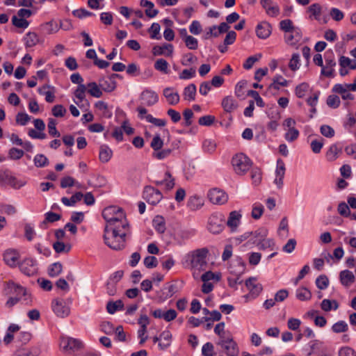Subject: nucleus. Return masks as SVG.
Segmentation results:
<instances>
[{
  "label": "nucleus",
  "instance_id": "nucleus-1",
  "mask_svg": "<svg viewBox=\"0 0 356 356\" xmlns=\"http://www.w3.org/2000/svg\"><path fill=\"white\" fill-rule=\"evenodd\" d=\"M209 250L207 248L196 249L187 253L184 257L186 266L194 269H202L207 266Z\"/></svg>",
  "mask_w": 356,
  "mask_h": 356
},
{
  "label": "nucleus",
  "instance_id": "nucleus-2",
  "mask_svg": "<svg viewBox=\"0 0 356 356\" xmlns=\"http://www.w3.org/2000/svg\"><path fill=\"white\" fill-rule=\"evenodd\" d=\"M128 233L118 231L113 228V231L105 232L104 238L105 243L111 249L120 250L125 247L126 236Z\"/></svg>",
  "mask_w": 356,
  "mask_h": 356
},
{
  "label": "nucleus",
  "instance_id": "nucleus-3",
  "mask_svg": "<svg viewBox=\"0 0 356 356\" xmlns=\"http://www.w3.org/2000/svg\"><path fill=\"white\" fill-rule=\"evenodd\" d=\"M231 163L234 172L239 176L245 175L252 165L250 159L243 153H238L233 156Z\"/></svg>",
  "mask_w": 356,
  "mask_h": 356
},
{
  "label": "nucleus",
  "instance_id": "nucleus-4",
  "mask_svg": "<svg viewBox=\"0 0 356 356\" xmlns=\"http://www.w3.org/2000/svg\"><path fill=\"white\" fill-rule=\"evenodd\" d=\"M83 347V342L79 339L69 336L62 335L59 340L60 350L67 355H72Z\"/></svg>",
  "mask_w": 356,
  "mask_h": 356
},
{
  "label": "nucleus",
  "instance_id": "nucleus-5",
  "mask_svg": "<svg viewBox=\"0 0 356 356\" xmlns=\"http://www.w3.org/2000/svg\"><path fill=\"white\" fill-rule=\"evenodd\" d=\"M125 213L122 209L117 206H110L106 207L102 211V217L106 221V223H110V225H114L115 222H122L125 223Z\"/></svg>",
  "mask_w": 356,
  "mask_h": 356
},
{
  "label": "nucleus",
  "instance_id": "nucleus-6",
  "mask_svg": "<svg viewBox=\"0 0 356 356\" xmlns=\"http://www.w3.org/2000/svg\"><path fill=\"white\" fill-rule=\"evenodd\" d=\"M216 344L225 351L227 356H238L239 348L237 343L234 340L232 334L228 332L227 337L222 339H218Z\"/></svg>",
  "mask_w": 356,
  "mask_h": 356
},
{
  "label": "nucleus",
  "instance_id": "nucleus-7",
  "mask_svg": "<svg viewBox=\"0 0 356 356\" xmlns=\"http://www.w3.org/2000/svg\"><path fill=\"white\" fill-rule=\"evenodd\" d=\"M86 85L78 86L73 92V102L83 111H86L90 108V102L86 97Z\"/></svg>",
  "mask_w": 356,
  "mask_h": 356
},
{
  "label": "nucleus",
  "instance_id": "nucleus-8",
  "mask_svg": "<svg viewBox=\"0 0 356 356\" xmlns=\"http://www.w3.org/2000/svg\"><path fill=\"white\" fill-rule=\"evenodd\" d=\"M245 286L249 290V293L243 296L246 301L255 299L263 289L262 285L257 282L255 277H250L247 280Z\"/></svg>",
  "mask_w": 356,
  "mask_h": 356
},
{
  "label": "nucleus",
  "instance_id": "nucleus-9",
  "mask_svg": "<svg viewBox=\"0 0 356 356\" xmlns=\"http://www.w3.org/2000/svg\"><path fill=\"white\" fill-rule=\"evenodd\" d=\"M143 197L147 203L156 205L162 200L163 195L158 189L147 186L143 190Z\"/></svg>",
  "mask_w": 356,
  "mask_h": 356
},
{
  "label": "nucleus",
  "instance_id": "nucleus-10",
  "mask_svg": "<svg viewBox=\"0 0 356 356\" xmlns=\"http://www.w3.org/2000/svg\"><path fill=\"white\" fill-rule=\"evenodd\" d=\"M224 229V219L221 213H213L209 218L208 229L213 234H219Z\"/></svg>",
  "mask_w": 356,
  "mask_h": 356
},
{
  "label": "nucleus",
  "instance_id": "nucleus-11",
  "mask_svg": "<svg viewBox=\"0 0 356 356\" xmlns=\"http://www.w3.org/2000/svg\"><path fill=\"white\" fill-rule=\"evenodd\" d=\"M51 308L54 314L59 318H65L70 313V307L63 299L56 298L53 300Z\"/></svg>",
  "mask_w": 356,
  "mask_h": 356
},
{
  "label": "nucleus",
  "instance_id": "nucleus-12",
  "mask_svg": "<svg viewBox=\"0 0 356 356\" xmlns=\"http://www.w3.org/2000/svg\"><path fill=\"white\" fill-rule=\"evenodd\" d=\"M207 196L209 201L214 204H224L228 200L227 193L216 188L209 190Z\"/></svg>",
  "mask_w": 356,
  "mask_h": 356
},
{
  "label": "nucleus",
  "instance_id": "nucleus-13",
  "mask_svg": "<svg viewBox=\"0 0 356 356\" xmlns=\"http://www.w3.org/2000/svg\"><path fill=\"white\" fill-rule=\"evenodd\" d=\"M325 65H323L321 69V74L327 76L332 77L334 76V67L336 66V61L334 56L332 52H326L325 55Z\"/></svg>",
  "mask_w": 356,
  "mask_h": 356
},
{
  "label": "nucleus",
  "instance_id": "nucleus-14",
  "mask_svg": "<svg viewBox=\"0 0 356 356\" xmlns=\"http://www.w3.org/2000/svg\"><path fill=\"white\" fill-rule=\"evenodd\" d=\"M140 99L142 104L152 106L159 102V95L155 91L146 88L141 92Z\"/></svg>",
  "mask_w": 356,
  "mask_h": 356
},
{
  "label": "nucleus",
  "instance_id": "nucleus-15",
  "mask_svg": "<svg viewBox=\"0 0 356 356\" xmlns=\"http://www.w3.org/2000/svg\"><path fill=\"white\" fill-rule=\"evenodd\" d=\"M0 184L10 185L15 188H19L21 184L8 170H0Z\"/></svg>",
  "mask_w": 356,
  "mask_h": 356
},
{
  "label": "nucleus",
  "instance_id": "nucleus-16",
  "mask_svg": "<svg viewBox=\"0 0 356 356\" xmlns=\"http://www.w3.org/2000/svg\"><path fill=\"white\" fill-rule=\"evenodd\" d=\"M289 85V81L284 79L282 75L277 74L273 78L272 83L268 86L267 92L272 95H276L281 87H286Z\"/></svg>",
  "mask_w": 356,
  "mask_h": 356
},
{
  "label": "nucleus",
  "instance_id": "nucleus-17",
  "mask_svg": "<svg viewBox=\"0 0 356 356\" xmlns=\"http://www.w3.org/2000/svg\"><path fill=\"white\" fill-rule=\"evenodd\" d=\"M286 168L285 163L283 160L279 159L277 160L276 169H275V178L274 179V184L277 188L280 189L282 188L284 184V177L285 175Z\"/></svg>",
  "mask_w": 356,
  "mask_h": 356
},
{
  "label": "nucleus",
  "instance_id": "nucleus-18",
  "mask_svg": "<svg viewBox=\"0 0 356 356\" xmlns=\"http://www.w3.org/2000/svg\"><path fill=\"white\" fill-rule=\"evenodd\" d=\"M3 260L10 267H16L19 264L20 253L14 249H8L3 254Z\"/></svg>",
  "mask_w": 356,
  "mask_h": 356
},
{
  "label": "nucleus",
  "instance_id": "nucleus-19",
  "mask_svg": "<svg viewBox=\"0 0 356 356\" xmlns=\"http://www.w3.org/2000/svg\"><path fill=\"white\" fill-rule=\"evenodd\" d=\"M241 218L242 214L240 211H232L229 213L226 224L232 232H235L237 230Z\"/></svg>",
  "mask_w": 356,
  "mask_h": 356
},
{
  "label": "nucleus",
  "instance_id": "nucleus-20",
  "mask_svg": "<svg viewBox=\"0 0 356 356\" xmlns=\"http://www.w3.org/2000/svg\"><path fill=\"white\" fill-rule=\"evenodd\" d=\"M302 40V31L300 28L284 34L285 42L291 46L296 45Z\"/></svg>",
  "mask_w": 356,
  "mask_h": 356
},
{
  "label": "nucleus",
  "instance_id": "nucleus-21",
  "mask_svg": "<svg viewBox=\"0 0 356 356\" xmlns=\"http://www.w3.org/2000/svg\"><path fill=\"white\" fill-rule=\"evenodd\" d=\"M260 3L268 15L275 17L279 15L280 8L272 0H260Z\"/></svg>",
  "mask_w": 356,
  "mask_h": 356
},
{
  "label": "nucleus",
  "instance_id": "nucleus-22",
  "mask_svg": "<svg viewBox=\"0 0 356 356\" xmlns=\"http://www.w3.org/2000/svg\"><path fill=\"white\" fill-rule=\"evenodd\" d=\"M163 95L170 105H176L179 102V95L172 88H165L163 90Z\"/></svg>",
  "mask_w": 356,
  "mask_h": 356
},
{
  "label": "nucleus",
  "instance_id": "nucleus-23",
  "mask_svg": "<svg viewBox=\"0 0 356 356\" xmlns=\"http://www.w3.org/2000/svg\"><path fill=\"white\" fill-rule=\"evenodd\" d=\"M173 51V45L171 44L165 43L161 46H154L152 49V54L154 56L163 55L165 56H172Z\"/></svg>",
  "mask_w": 356,
  "mask_h": 356
},
{
  "label": "nucleus",
  "instance_id": "nucleus-24",
  "mask_svg": "<svg viewBox=\"0 0 356 356\" xmlns=\"http://www.w3.org/2000/svg\"><path fill=\"white\" fill-rule=\"evenodd\" d=\"M271 33V26L266 22H262L256 26L257 36L261 39H266Z\"/></svg>",
  "mask_w": 356,
  "mask_h": 356
},
{
  "label": "nucleus",
  "instance_id": "nucleus-25",
  "mask_svg": "<svg viewBox=\"0 0 356 356\" xmlns=\"http://www.w3.org/2000/svg\"><path fill=\"white\" fill-rule=\"evenodd\" d=\"M38 92L40 95L45 97V100L48 103H52L55 100V88L49 85H44L38 88Z\"/></svg>",
  "mask_w": 356,
  "mask_h": 356
},
{
  "label": "nucleus",
  "instance_id": "nucleus-26",
  "mask_svg": "<svg viewBox=\"0 0 356 356\" xmlns=\"http://www.w3.org/2000/svg\"><path fill=\"white\" fill-rule=\"evenodd\" d=\"M37 261L31 258H27L24 260V274L28 276H32L38 273Z\"/></svg>",
  "mask_w": 356,
  "mask_h": 356
},
{
  "label": "nucleus",
  "instance_id": "nucleus-27",
  "mask_svg": "<svg viewBox=\"0 0 356 356\" xmlns=\"http://www.w3.org/2000/svg\"><path fill=\"white\" fill-rule=\"evenodd\" d=\"M99 84L102 89L107 92H113L117 87V83L110 76L99 79Z\"/></svg>",
  "mask_w": 356,
  "mask_h": 356
},
{
  "label": "nucleus",
  "instance_id": "nucleus-28",
  "mask_svg": "<svg viewBox=\"0 0 356 356\" xmlns=\"http://www.w3.org/2000/svg\"><path fill=\"white\" fill-rule=\"evenodd\" d=\"M221 106L225 112L231 113L238 108V103L232 96L225 97L221 102Z\"/></svg>",
  "mask_w": 356,
  "mask_h": 356
},
{
  "label": "nucleus",
  "instance_id": "nucleus-29",
  "mask_svg": "<svg viewBox=\"0 0 356 356\" xmlns=\"http://www.w3.org/2000/svg\"><path fill=\"white\" fill-rule=\"evenodd\" d=\"M60 26L54 19L40 25V30L44 34H53L59 31Z\"/></svg>",
  "mask_w": 356,
  "mask_h": 356
},
{
  "label": "nucleus",
  "instance_id": "nucleus-30",
  "mask_svg": "<svg viewBox=\"0 0 356 356\" xmlns=\"http://www.w3.org/2000/svg\"><path fill=\"white\" fill-rule=\"evenodd\" d=\"M156 186H163L165 190H171L175 186V180L169 172H166L162 179L154 181Z\"/></svg>",
  "mask_w": 356,
  "mask_h": 356
},
{
  "label": "nucleus",
  "instance_id": "nucleus-31",
  "mask_svg": "<svg viewBox=\"0 0 356 356\" xmlns=\"http://www.w3.org/2000/svg\"><path fill=\"white\" fill-rule=\"evenodd\" d=\"M115 225H110V223H108L106 224V227H105V229H104V232H112L113 231V228L118 231H120L122 232H124V233H129V223L127 222V218H125V223H122L121 221L120 222H115Z\"/></svg>",
  "mask_w": 356,
  "mask_h": 356
},
{
  "label": "nucleus",
  "instance_id": "nucleus-32",
  "mask_svg": "<svg viewBox=\"0 0 356 356\" xmlns=\"http://www.w3.org/2000/svg\"><path fill=\"white\" fill-rule=\"evenodd\" d=\"M196 234V230L195 229L189 228L184 229L179 231L176 234V239L178 242L181 244L186 240L190 239Z\"/></svg>",
  "mask_w": 356,
  "mask_h": 356
},
{
  "label": "nucleus",
  "instance_id": "nucleus-33",
  "mask_svg": "<svg viewBox=\"0 0 356 356\" xmlns=\"http://www.w3.org/2000/svg\"><path fill=\"white\" fill-rule=\"evenodd\" d=\"M340 282L342 285L346 287L350 286L355 280V275L353 272L348 270H344L340 272L339 274Z\"/></svg>",
  "mask_w": 356,
  "mask_h": 356
},
{
  "label": "nucleus",
  "instance_id": "nucleus-34",
  "mask_svg": "<svg viewBox=\"0 0 356 356\" xmlns=\"http://www.w3.org/2000/svg\"><path fill=\"white\" fill-rule=\"evenodd\" d=\"M86 86V91L92 96L95 98H99L102 96V89L100 86L97 85L96 82L88 83Z\"/></svg>",
  "mask_w": 356,
  "mask_h": 356
},
{
  "label": "nucleus",
  "instance_id": "nucleus-35",
  "mask_svg": "<svg viewBox=\"0 0 356 356\" xmlns=\"http://www.w3.org/2000/svg\"><path fill=\"white\" fill-rule=\"evenodd\" d=\"M332 91L339 94L344 100H353L354 99V95L343 88L341 83L335 84L332 88Z\"/></svg>",
  "mask_w": 356,
  "mask_h": 356
},
{
  "label": "nucleus",
  "instance_id": "nucleus-36",
  "mask_svg": "<svg viewBox=\"0 0 356 356\" xmlns=\"http://www.w3.org/2000/svg\"><path fill=\"white\" fill-rule=\"evenodd\" d=\"M113 156L111 149L106 145H101L99 148V159L102 163L108 162Z\"/></svg>",
  "mask_w": 356,
  "mask_h": 356
},
{
  "label": "nucleus",
  "instance_id": "nucleus-37",
  "mask_svg": "<svg viewBox=\"0 0 356 356\" xmlns=\"http://www.w3.org/2000/svg\"><path fill=\"white\" fill-rule=\"evenodd\" d=\"M196 92V86L194 83H191L184 88V99L189 102L194 101L195 99Z\"/></svg>",
  "mask_w": 356,
  "mask_h": 356
},
{
  "label": "nucleus",
  "instance_id": "nucleus-38",
  "mask_svg": "<svg viewBox=\"0 0 356 356\" xmlns=\"http://www.w3.org/2000/svg\"><path fill=\"white\" fill-rule=\"evenodd\" d=\"M312 296V292L305 286H300L296 291V297L300 301H308Z\"/></svg>",
  "mask_w": 356,
  "mask_h": 356
},
{
  "label": "nucleus",
  "instance_id": "nucleus-39",
  "mask_svg": "<svg viewBox=\"0 0 356 356\" xmlns=\"http://www.w3.org/2000/svg\"><path fill=\"white\" fill-rule=\"evenodd\" d=\"M83 195L81 192H76L74 195H73L70 198H67L66 197H63L61 198L62 203L67 207H73L76 204V202L81 200Z\"/></svg>",
  "mask_w": 356,
  "mask_h": 356
},
{
  "label": "nucleus",
  "instance_id": "nucleus-40",
  "mask_svg": "<svg viewBox=\"0 0 356 356\" xmlns=\"http://www.w3.org/2000/svg\"><path fill=\"white\" fill-rule=\"evenodd\" d=\"M339 307L338 302L335 300L324 299L321 303V308L324 312H330L332 309L337 310Z\"/></svg>",
  "mask_w": 356,
  "mask_h": 356
},
{
  "label": "nucleus",
  "instance_id": "nucleus-41",
  "mask_svg": "<svg viewBox=\"0 0 356 356\" xmlns=\"http://www.w3.org/2000/svg\"><path fill=\"white\" fill-rule=\"evenodd\" d=\"M22 291V286L18 284H15L13 281H9L6 283L5 287V293L6 295H16L18 296Z\"/></svg>",
  "mask_w": 356,
  "mask_h": 356
},
{
  "label": "nucleus",
  "instance_id": "nucleus-42",
  "mask_svg": "<svg viewBox=\"0 0 356 356\" xmlns=\"http://www.w3.org/2000/svg\"><path fill=\"white\" fill-rule=\"evenodd\" d=\"M95 107L102 112V116L106 118H111L113 113L109 109L108 104L104 101H98L95 104Z\"/></svg>",
  "mask_w": 356,
  "mask_h": 356
},
{
  "label": "nucleus",
  "instance_id": "nucleus-43",
  "mask_svg": "<svg viewBox=\"0 0 356 356\" xmlns=\"http://www.w3.org/2000/svg\"><path fill=\"white\" fill-rule=\"evenodd\" d=\"M203 204L202 198L197 195L191 197L188 201V207L193 211L200 209Z\"/></svg>",
  "mask_w": 356,
  "mask_h": 356
},
{
  "label": "nucleus",
  "instance_id": "nucleus-44",
  "mask_svg": "<svg viewBox=\"0 0 356 356\" xmlns=\"http://www.w3.org/2000/svg\"><path fill=\"white\" fill-rule=\"evenodd\" d=\"M106 309L109 314H113L118 310L124 309V303L121 300H118L115 302L110 301L106 305Z\"/></svg>",
  "mask_w": 356,
  "mask_h": 356
},
{
  "label": "nucleus",
  "instance_id": "nucleus-45",
  "mask_svg": "<svg viewBox=\"0 0 356 356\" xmlns=\"http://www.w3.org/2000/svg\"><path fill=\"white\" fill-rule=\"evenodd\" d=\"M252 235L254 238V243H258L260 240L264 239V238H266L268 232L265 229H259L258 230H256L254 232H252L250 234L246 233L244 234V238H247L248 237V235Z\"/></svg>",
  "mask_w": 356,
  "mask_h": 356
},
{
  "label": "nucleus",
  "instance_id": "nucleus-46",
  "mask_svg": "<svg viewBox=\"0 0 356 356\" xmlns=\"http://www.w3.org/2000/svg\"><path fill=\"white\" fill-rule=\"evenodd\" d=\"M339 63L340 67L349 68L350 70L356 69V60H351L348 57L341 56L339 58Z\"/></svg>",
  "mask_w": 356,
  "mask_h": 356
},
{
  "label": "nucleus",
  "instance_id": "nucleus-47",
  "mask_svg": "<svg viewBox=\"0 0 356 356\" xmlns=\"http://www.w3.org/2000/svg\"><path fill=\"white\" fill-rule=\"evenodd\" d=\"M26 47H31L35 46L39 42L38 35L34 32H29L24 38Z\"/></svg>",
  "mask_w": 356,
  "mask_h": 356
},
{
  "label": "nucleus",
  "instance_id": "nucleus-48",
  "mask_svg": "<svg viewBox=\"0 0 356 356\" xmlns=\"http://www.w3.org/2000/svg\"><path fill=\"white\" fill-rule=\"evenodd\" d=\"M331 329L334 333L339 334L348 331V325L346 321H339L332 325Z\"/></svg>",
  "mask_w": 356,
  "mask_h": 356
},
{
  "label": "nucleus",
  "instance_id": "nucleus-49",
  "mask_svg": "<svg viewBox=\"0 0 356 356\" xmlns=\"http://www.w3.org/2000/svg\"><path fill=\"white\" fill-rule=\"evenodd\" d=\"M56 120L49 118L48 120L47 128L49 134L52 137L58 138L60 136V132L56 129Z\"/></svg>",
  "mask_w": 356,
  "mask_h": 356
},
{
  "label": "nucleus",
  "instance_id": "nucleus-50",
  "mask_svg": "<svg viewBox=\"0 0 356 356\" xmlns=\"http://www.w3.org/2000/svg\"><path fill=\"white\" fill-rule=\"evenodd\" d=\"M168 66V63L163 58L158 59L154 63V68L165 74L169 72Z\"/></svg>",
  "mask_w": 356,
  "mask_h": 356
},
{
  "label": "nucleus",
  "instance_id": "nucleus-51",
  "mask_svg": "<svg viewBox=\"0 0 356 356\" xmlns=\"http://www.w3.org/2000/svg\"><path fill=\"white\" fill-rule=\"evenodd\" d=\"M300 67V56L298 53L293 54L289 63V67L292 71L298 70Z\"/></svg>",
  "mask_w": 356,
  "mask_h": 356
},
{
  "label": "nucleus",
  "instance_id": "nucleus-52",
  "mask_svg": "<svg viewBox=\"0 0 356 356\" xmlns=\"http://www.w3.org/2000/svg\"><path fill=\"white\" fill-rule=\"evenodd\" d=\"M63 266L60 262H56L49 266L48 274L50 277H57L62 272Z\"/></svg>",
  "mask_w": 356,
  "mask_h": 356
},
{
  "label": "nucleus",
  "instance_id": "nucleus-53",
  "mask_svg": "<svg viewBox=\"0 0 356 356\" xmlns=\"http://www.w3.org/2000/svg\"><path fill=\"white\" fill-rule=\"evenodd\" d=\"M264 207L259 203L256 202L252 205L251 216L254 219H259L264 213Z\"/></svg>",
  "mask_w": 356,
  "mask_h": 356
},
{
  "label": "nucleus",
  "instance_id": "nucleus-54",
  "mask_svg": "<svg viewBox=\"0 0 356 356\" xmlns=\"http://www.w3.org/2000/svg\"><path fill=\"white\" fill-rule=\"evenodd\" d=\"M153 226L154 229L160 234H162L165 230V225L164 220L161 216H156L153 220Z\"/></svg>",
  "mask_w": 356,
  "mask_h": 356
},
{
  "label": "nucleus",
  "instance_id": "nucleus-55",
  "mask_svg": "<svg viewBox=\"0 0 356 356\" xmlns=\"http://www.w3.org/2000/svg\"><path fill=\"white\" fill-rule=\"evenodd\" d=\"M298 28L293 26V22L291 19H284L280 22V29L285 33Z\"/></svg>",
  "mask_w": 356,
  "mask_h": 356
},
{
  "label": "nucleus",
  "instance_id": "nucleus-56",
  "mask_svg": "<svg viewBox=\"0 0 356 356\" xmlns=\"http://www.w3.org/2000/svg\"><path fill=\"white\" fill-rule=\"evenodd\" d=\"M147 122L152 123L156 127H165L166 125V120L164 119H159L153 117L151 114H148L145 117Z\"/></svg>",
  "mask_w": 356,
  "mask_h": 356
},
{
  "label": "nucleus",
  "instance_id": "nucleus-57",
  "mask_svg": "<svg viewBox=\"0 0 356 356\" xmlns=\"http://www.w3.org/2000/svg\"><path fill=\"white\" fill-rule=\"evenodd\" d=\"M34 227L31 224H26L24 226V236L29 241H32L36 236Z\"/></svg>",
  "mask_w": 356,
  "mask_h": 356
},
{
  "label": "nucleus",
  "instance_id": "nucleus-58",
  "mask_svg": "<svg viewBox=\"0 0 356 356\" xmlns=\"http://www.w3.org/2000/svg\"><path fill=\"white\" fill-rule=\"evenodd\" d=\"M53 248L56 252L63 253L70 252L71 245H65L63 242L61 241H56L54 243Z\"/></svg>",
  "mask_w": 356,
  "mask_h": 356
},
{
  "label": "nucleus",
  "instance_id": "nucleus-59",
  "mask_svg": "<svg viewBox=\"0 0 356 356\" xmlns=\"http://www.w3.org/2000/svg\"><path fill=\"white\" fill-rule=\"evenodd\" d=\"M309 89V84L307 83H301L295 88V94L298 98H302L305 96Z\"/></svg>",
  "mask_w": 356,
  "mask_h": 356
},
{
  "label": "nucleus",
  "instance_id": "nucleus-60",
  "mask_svg": "<svg viewBox=\"0 0 356 356\" xmlns=\"http://www.w3.org/2000/svg\"><path fill=\"white\" fill-rule=\"evenodd\" d=\"M286 131L284 138L290 143L296 140L300 135L299 131L296 127L286 129Z\"/></svg>",
  "mask_w": 356,
  "mask_h": 356
},
{
  "label": "nucleus",
  "instance_id": "nucleus-61",
  "mask_svg": "<svg viewBox=\"0 0 356 356\" xmlns=\"http://www.w3.org/2000/svg\"><path fill=\"white\" fill-rule=\"evenodd\" d=\"M316 285L319 289L324 290L327 289L329 285V280L326 275H321L316 278Z\"/></svg>",
  "mask_w": 356,
  "mask_h": 356
},
{
  "label": "nucleus",
  "instance_id": "nucleus-62",
  "mask_svg": "<svg viewBox=\"0 0 356 356\" xmlns=\"http://www.w3.org/2000/svg\"><path fill=\"white\" fill-rule=\"evenodd\" d=\"M339 152L340 149L336 145H332L327 152L326 156L327 160L334 161L338 157Z\"/></svg>",
  "mask_w": 356,
  "mask_h": 356
},
{
  "label": "nucleus",
  "instance_id": "nucleus-63",
  "mask_svg": "<svg viewBox=\"0 0 356 356\" xmlns=\"http://www.w3.org/2000/svg\"><path fill=\"white\" fill-rule=\"evenodd\" d=\"M202 355L203 356H214V346L212 343L207 342L202 346Z\"/></svg>",
  "mask_w": 356,
  "mask_h": 356
},
{
  "label": "nucleus",
  "instance_id": "nucleus-64",
  "mask_svg": "<svg viewBox=\"0 0 356 356\" xmlns=\"http://www.w3.org/2000/svg\"><path fill=\"white\" fill-rule=\"evenodd\" d=\"M339 356H356V351L350 346H343L339 350Z\"/></svg>",
  "mask_w": 356,
  "mask_h": 356
}]
</instances>
